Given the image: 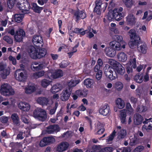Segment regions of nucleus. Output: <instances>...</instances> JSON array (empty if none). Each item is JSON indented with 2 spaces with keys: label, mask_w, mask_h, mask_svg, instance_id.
<instances>
[{
  "label": "nucleus",
  "mask_w": 152,
  "mask_h": 152,
  "mask_svg": "<svg viewBox=\"0 0 152 152\" xmlns=\"http://www.w3.org/2000/svg\"><path fill=\"white\" fill-rule=\"evenodd\" d=\"M104 73L107 78L113 80L118 77L117 74L123 75L125 72L124 68L120 64L115 68L108 65H106L104 67Z\"/></svg>",
  "instance_id": "nucleus-1"
},
{
  "label": "nucleus",
  "mask_w": 152,
  "mask_h": 152,
  "mask_svg": "<svg viewBox=\"0 0 152 152\" xmlns=\"http://www.w3.org/2000/svg\"><path fill=\"white\" fill-rule=\"evenodd\" d=\"M123 10V8L120 7L115 8L113 12L109 11L107 15V19L110 21H112L114 19L118 21L120 20L124 17L122 13Z\"/></svg>",
  "instance_id": "nucleus-2"
},
{
  "label": "nucleus",
  "mask_w": 152,
  "mask_h": 152,
  "mask_svg": "<svg viewBox=\"0 0 152 152\" xmlns=\"http://www.w3.org/2000/svg\"><path fill=\"white\" fill-rule=\"evenodd\" d=\"M29 50V55L30 57L34 59L43 58L47 53V50L46 49H36L33 46L30 47Z\"/></svg>",
  "instance_id": "nucleus-3"
},
{
  "label": "nucleus",
  "mask_w": 152,
  "mask_h": 152,
  "mask_svg": "<svg viewBox=\"0 0 152 152\" xmlns=\"http://www.w3.org/2000/svg\"><path fill=\"white\" fill-rule=\"evenodd\" d=\"M0 92L1 95L4 96L12 95L15 93L12 86L7 83H4L1 85Z\"/></svg>",
  "instance_id": "nucleus-4"
},
{
  "label": "nucleus",
  "mask_w": 152,
  "mask_h": 152,
  "mask_svg": "<svg viewBox=\"0 0 152 152\" xmlns=\"http://www.w3.org/2000/svg\"><path fill=\"white\" fill-rule=\"evenodd\" d=\"M33 115L35 118L42 121H45L47 118L46 111L41 108H36L34 111Z\"/></svg>",
  "instance_id": "nucleus-5"
},
{
  "label": "nucleus",
  "mask_w": 152,
  "mask_h": 152,
  "mask_svg": "<svg viewBox=\"0 0 152 152\" xmlns=\"http://www.w3.org/2000/svg\"><path fill=\"white\" fill-rule=\"evenodd\" d=\"M95 6L93 10L94 12L96 13L98 15H100L101 12L102 5L103 6L102 9L103 11L104 12L108 4L107 2L102 3L101 0H96L95 1Z\"/></svg>",
  "instance_id": "nucleus-6"
},
{
  "label": "nucleus",
  "mask_w": 152,
  "mask_h": 152,
  "mask_svg": "<svg viewBox=\"0 0 152 152\" xmlns=\"http://www.w3.org/2000/svg\"><path fill=\"white\" fill-rule=\"evenodd\" d=\"M88 93V91L86 89H78L76 90L75 93H72L71 96L74 100H76L78 97H84L86 96Z\"/></svg>",
  "instance_id": "nucleus-7"
},
{
  "label": "nucleus",
  "mask_w": 152,
  "mask_h": 152,
  "mask_svg": "<svg viewBox=\"0 0 152 152\" xmlns=\"http://www.w3.org/2000/svg\"><path fill=\"white\" fill-rule=\"evenodd\" d=\"M32 41L34 45L37 48H41L43 45L42 37L40 35H34Z\"/></svg>",
  "instance_id": "nucleus-8"
},
{
  "label": "nucleus",
  "mask_w": 152,
  "mask_h": 152,
  "mask_svg": "<svg viewBox=\"0 0 152 152\" xmlns=\"http://www.w3.org/2000/svg\"><path fill=\"white\" fill-rule=\"evenodd\" d=\"M6 65L3 63H0V75L3 79H5L7 76L10 73V70L6 68Z\"/></svg>",
  "instance_id": "nucleus-9"
},
{
  "label": "nucleus",
  "mask_w": 152,
  "mask_h": 152,
  "mask_svg": "<svg viewBox=\"0 0 152 152\" xmlns=\"http://www.w3.org/2000/svg\"><path fill=\"white\" fill-rule=\"evenodd\" d=\"M73 14L74 17H75V20L76 22H78L80 19H84L86 17V13L83 11L79 9L75 11Z\"/></svg>",
  "instance_id": "nucleus-10"
},
{
  "label": "nucleus",
  "mask_w": 152,
  "mask_h": 152,
  "mask_svg": "<svg viewBox=\"0 0 152 152\" xmlns=\"http://www.w3.org/2000/svg\"><path fill=\"white\" fill-rule=\"evenodd\" d=\"M55 141V139L52 137H44L40 141L39 145L43 147L50 143H53Z\"/></svg>",
  "instance_id": "nucleus-11"
},
{
  "label": "nucleus",
  "mask_w": 152,
  "mask_h": 152,
  "mask_svg": "<svg viewBox=\"0 0 152 152\" xmlns=\"http://www.w3.org/2000/svg\"><path fill=\"white\" fill-rule=\"evenodd\" d=\"M109 45L111 48L115 49L116 50H119L122 48L124 49L125 48V44L121 45L117 41H112L110 43Z\"/></svg>",
  "instance_id": "nucleus-12"
},
{
  "label": "nucleus",
  "mask_w": 152,
  "mask_h": 152,
  "mask_svg": "<svg viewBox=\"0 0 152 152\" xmlns=\"http://www.w3.org/2000/svg\"><path fill=\"white\" fill-rule=\"evenodd\" d=\"M71 89H68L66 88L60 94L61 99L63 101H66L68 99L71 93Z\"/></svg>",
  "instance_id": "nucleus-13"
},
{
  "label": "nucleus",
  "mask_w": 152,
  "mask_h": 152,
  "mask_svg": "<svg viewBox=\"0 0 152 152\" xmlns=\"http://www.w3.org/2000/svg\"><path fill=\"white\" fill-rule=\"evenodd\" d=\"M69 146V143L66 142H62L57 146L56 151L58 152H63L66 151Z\"/></svg>",
  "instance_id": "nucleus-14"
},
{
  "label": "nucleus",
  "mask_w": 152,
  "mask_h": 152,
  "mask_svg": "<svg viewBox=\"0 0 152 152\" xmlns=\"http://www.w3.org/2000/svg\"><path fill=\"white\" fill-rule=\"evenodd\" d=\"M151 119V118L149 119L146 118L145 120L143 122V123L144 124L142 127L143 130L148 131L152 130V121H150Z\"/></svg>",
  "instance_id": "nucleus-15"
},
{
  "label": "nucleus",
  "mask_w": 152,
  "mask_h": 152,
  "mask_svg": "<svg viewBox=\"0 0 152 152\" xmlns=\"http://www.w3.org/2000/svg\"><path fill=\"white\" fill-rule=\"evenodd\" d=\"M134 122L136 125H139L143 123V117L138 113H135L134 116Z\"/></svg>",
  "instance_id": "nucleus-16"
},
{
  "label": "nucleus",
  "mask_w": 152,
  "mask_h": 152,
  "mask_svg": "<svg viewBox=\"0 0 152 152\" xmlns=\"http://www.w3.org/2000/svg\"><path fill=\"white\" fill-rule=\"evenodd\" d=\"M110 107L109 105H104L99 109V112L104 116H106L110 112Z\"/></svg>",
  "instance_id": "nucleus-17"
},
{
  "label": "nucleus",
  "mask_w": 152,
  "mask_h": 152,
  "mask_svg": "<svg viewBox=\"0 0 152 152\" xmlns=\"http://www.w3.org/2000/svg\"><path fill=\"white\" fill-rule=\"evenodd\" d=\"M136 19L133 15H129L126 17V22L128 25L133 26L136 23Z\"/></svg>",
  "instance_id": "nucleus-18"
},
{
  "label": "nucleus",
  "mask_w": 152,
  "mask_h": 152,
  "mask_svg": "<svg viewBox=\"0 0 152 152\" xmlns=\"http://www.w3.org/2000/svg\"><path fill=\"white\" fill-rule=\"evenodd\" d=\"M129 34L130 36V39H137L140 40V37L137 35L136 31L134 29H131L129 32Z\"/></svg>",
  "instance_id": "nucleus-19"
},
{
  "label": "nucleus",
  "mask_w": 152,
  "mask_h": 152,
  "mask_svg": "<svg viewBox=\"0 0 152 152\" xmlns=\"http://www.w3.org/2000/svg\"><path fill=\"white\" fill-rule=\"evenodd\" d=\"M140 40L137 39L131 40L129 42V45L130 47L131 48H134L136 47L139 46L140 44Z\"/></svg>",
  "instance_id": "nucleus-20"
},
{
  "label": "nucleus",
  "mask_w": 152,
  "mask_h": 152,
  "mask_svg": "<svg viewBox=\"0 0 152 152\" xmlns=\"http://www.w3.org/2000/svg\"><path fill=\"white\" fill-rule=\"evenodd\" d=\"M49 101L48 98L44 97H39L37 100V103L39 104H48Z\"/></svg>",
  "instance_id": "nucleus-21"
},
{
  "label": "nucleus",
  "mask_w": 152,
  "mask_h": 152,
  "mask_svg": "<svg viewBox=\"0 0 152 152\" xmlns=\"http://www.w3.org/2000/svg\"><path fill=\"white\" fill-rule=\"evenodd\" d=\"M83 83L87 88H91L94 86V81L92 79L87 78L84 80Z\"/></svg>",
  "instance_id": "nucleus-22"
},
{
  "label": "nucleus",
  "mask_w": 152,
  "mask_h": 152,
  "mask_svg": "<svg viewBox=\"0 0 152 152\" xmlns=\"http://www.w3.org/2000/svg\"><path fill=\"white\" fill-rule=\"evenodd\" d=\"M147 49V46L145 43L141 44L139 46H138L137 47L138 51L143 54L146 53Z\"/></svg>",
  "instance_id": "nucleus-23"
},
{
  "label": "nucleus",
  "mask_w": 152,
  "mask_h": 152,
  "mask_svg": "<svg viewBox=\"0 0 152 152\" xmlns=\"http://www.w3.org/2000/svg\"><path fill=\"white\" fill-rule=\"evenodd\" d=\"M31 9L36 13L40 14L41 11L43 9V7L38 6L35 3H31Z\"/></svg>",
  "instance_id": "nucleus-24"
},
{
  "label": "nucleus",
  "mask_w": 152,
  "mask_h": 152,
  "mask_svg": "<svg viewBox=\"0 0 152 152\" xmlns=\"http://www.w3.org/2000/svg\"><path fill=\"white\" fill-rule=\"evenodd\" d=\"M18 76L17 77V75L15 74V76L17 80H18L20 82H23L27 78V76H26L25 73L24 72H21L18 74Z\"/></svg>",
  "instance_id": "nucleus-25"
},
{
  "label": "nucleus",
  "mask_w": 152,
  "mask_h": 152,
  "mask_svg": "<svg viewBox=\"0 0 152 152\" xmlns=\"http://www.w3.org/2000/svg\"><path fill=\"white\" fill-rule=\"evenodd\" d=\"M61 90V86L59 83H56L52 87L51 92L53 94H56Z\"/></svg>",
  "instance_id": "nucleus-26"
},
{
  "label": "nucleus",
  "mask_w": 152,
  "mask_h": 152,
  "mask_svg": "<svg viewBox=\"0 0 152 152\" xmlns=\"http://www.w3.org/2000/svg\"><path fill=\"white\" fill-rule=\"evenodd\" d=\"M117 58L119 61L124 62L127 59V55L124 52H121L118 54Z\"/></svg>",
  "instance_id": "nucleus-27"
},
{
  "label": "nucleus",
  "mask_w": 152,
  "mask_h": 152,
  "mask_svg": "<svg viewBox=\"0 0 152 152\" xmlns=\"http://www.w3.org/2000/svg\"><path fill=\"white\" fill-rule=\"evenodd\" d=\"M126 134V131L125 129H122L118 132L117 138L118 140H121L124 139Z\"/></svg>",
  "instance_id": "nucleus-28"
},
{
  "label": "nucleus",
  "mask_w": 152,
  "mask_h": 152,
  "mask_svg": "<svg viewBox=\"0 0 152 152\" xmlns=\"http://www.w3.org/2000/svg\"><path fill=\"white\" fill-rule=\"evenodd\" d=\"M79 82L78 80H71L68 83V86L66 88L68 89H71V91H72V87H74Z\"/></svg>",
  "instance_id": "nucleus-29"
},
{
  "label": "nucleus",
  "mask_w": 152,
  "mask_h": 152,
  "mask_svg": "<svg viewBox=\"0 0 152 152\" xmlns=\"http://www.w3.org/2000/svg\"><path fill=\"white\" fill-rule=\"evenodd\" d=\"M126 112L124 110H122L121 111L120 114V119L121 123L126 124Z\"/></svg>",
  "instance_id": "nucleus-30"
},
{
  "label": "nucleus",
  "mask_w": 152,
  "mask_h": 152,
  "mask_svg": "<svg viewBox=\"0 0 152 152\" xmlns=\"http://www.w3.org/2000/svg\"><path fill=\"white\" fill-rule=\"evenodd\" d=\"M44 77L47 78L51 80L54 79L53 71L52 70H49L46 71L45 73Z\"/></svg>",
  "instance_id": "nucleus-31"
},
{
  "label": "nucleus",
  "mask_w": 152,
  "mask_h": 152,
  "mask_svg": "<svg viewBox=\"0 0 152 152\" xmlns=\"http://www.w3.org/2000/svg\"><path fill=\"white\" fill-rule=\"evenodd\" d=\"M11 119L15 124L18 125L19 124V117L16 113H13L11 116Z\"/></svg>",
  "instance_id": "nucleus-32"
},
{
  "label": "nucleus",
  "mask_w": 152,
  "mask_h": 152,
  "mask_svg": "<svg viewBox=\"0 0 152 152\" xmlns=\"http://www.w3.org/2000/svg\"><path fill=\"white\" fill-rule=\"evenodd\" d=\"M58 128V126L57 125H50L47 127L48 133L50 134H53Z\"/></svg>",
  "instance_id": "nucleus-33"
},
{
  "label": "nucleus",
  "mask_w": 152,
  "mask_h": 152,
  "mask_svg": "<svg viewBox=\"0 0 152 152\" xmlns=\"http://www.w3.org/2000/svg\"><path fill=\"white\" fill-rule=\"evenodd\" d=\"M63 71L60 69H58L56 70L54 72V78L57 79L60 78L63 75Z\"/></svg>",
  "instance_id": "nucleus-34"
},
{
  "label": "nucleus",
  "mask_w": 152,
  "mask_h": 152,
  "mask_svg": "<svg viewBox=\"0 0 152 152\" xmlns=\"http://www.w3.org/2000/svg\"><path fill=\"white\" fill-rule=\"evenodd\" d=\"M24 0H22L18 2L16 6L17 7L21 10L22 12H23L24 11Z\"/></svg>",
  "instance_id": "nucleus-35"
},
{
  "label": "nucleus",
  "mask_w": 152,
  "mask_h": 152,
  "mask_svg": "<svg viewBox=\"0 0 152 152\" xmlns=\"http://www.w3.org/2000/svg\"><path fill=\"white\" fill-rule=\"evenodd\" d=\"M23 16V15L19 14H15L14 15V20L17 23L21 22L22 20Z\"/></svg>",
  "instance_id": "nucleus-36"
},
{
  "label": "nucleus",
  "mask_w": 152,
  "mask_h": 152,
  "mask_svg": "<svg viewBox=\"0 0 152 152\" xmlns=\"http://www.w3.org/2000/svg\"><path fill=\"white\" fill-rule=\"evenodd\" d=\"M98 70H95L94 68V70L95 72H96V79L99 80H101L102 78V72L101 69H98Z\"/></svg>",
  "instance_id": "nucleus-37"
},
{
  "label": "nucleus",
  "mask_w": 152,
  "mask_h": 152,
  "mask_svg": "<svg viewBox=\"0 0 152 152\" xmlns=\"http://www.w3.org/2000/svg\"><path fill=\"white\" fill-rule=\"evenodd\" d=\"M45 72L44 71L35 72L32 75V77L36 79L44 75Z\"/></svg>",
  "instance_id": "nucleus-38"
},
{
  "label": "nucleus",
  "mask_w": 152,
  "mask_h": 152,
  "mask_svg": "<svg viewBox=\"0 0 152 152\" xmlns=\"http://www.w3.org/2000/svg\"><path fill=\"white\" fill-rule=\"evenodd\" d=\"M126 7L127 8H131L133 4L132 0H123Z\"/></svg>",
  "instance_id": "nucleus-39"
},
{
  "label": "nucleus",
  "mask_w": 152,
  "mask_h": 152,
  "mask_svg": "<svg viewBox=\"0 0 152 152\" xmlns=\"http://www.w3.org/2000/svg\"><path fill=\"white\" fill-rule=\"evenodd\" d=\"M35 90V87L33 86H31L26 88L25 92L27 94H31Z\"/></svg>",
  "instance_id": "nucleus-40"
},
{
  "label": "nucleus",
  "mask_w": 152,
  "mask_h": 152,
  "mask_svg": "<svg viewBox=\"0 0 152 152\" xmlns=\"http://www.w3.org/2000/svg\"><path fill=\"white\" fill-rule=\"evenodd\" d=\"M116 50L113 48H110L107 53V56L110 57H114L116 53Z\"/></svg>",
  "instance_id": "nucleus-41"
},
{
  "label": "nucleus",
  "mask_w": 152,
  "mask_h": 152,
  "mask_svg": "<svg viewBox=\"0 0 152 152\" xmlns=\"http://www.w3.org/2000/svg\"><path fill=\"white\" fill-rule=\"evenodd\" d=\"M143 76L139 74L136 75L134 77V79L136 82L139 83H141L142 82L143 80Z\"/></svg>",
  "instance_id": "nucleus-42"
},
{
  "label": "nucleus",
  "mask_w": 152,
  "mask_h": 152,
  "mask_svg": "<svg viewBox=\"0 0 152 152\" xmlns=\"http://www.w3.org/2000/svg\"><path fill=\"white\" fill-rule=\"evenodd\" d=\"M58 105H55L54 107L53 108H51L50 105L48 106L47 108V110H48L49 112L50 115H53L54 114L56 111V110L58 107Z\"/></svg>",
  "instance_id": "nucleus-43"
},
{
  "label": "nucleus",
  "mask_w": 152,
  "mask_h": 152,
  "mask_svg": "<svg viewBox=\"0 0 152 152\" xmlns=\"http://www.w3.org/2000/svg\"><path fill=\"white\" fill-rule=\"evenodd\" d=\"M103 64L102 60L100 58H99L97 60V64L94 68L95 70L97 71L98 69H101L100 67Z\"/></svg>",
  "instance_id": "nucleus-44"
},
{
  "label": "nucleus",
  "mask_w": 152,
  "mask_h": 152,
  "mask_svg": "<svg viewBox=\"0 0 152 152\" xmlns=\"http://www.w3.org/2000/svg\"><path fill=\"white\" fill-rule=\"evenodd\" d=\"M116 133V132L115 130H114L113 131L108 137L107 139L106 140V142L107 143H109V142L110 141H112L115 136Z\"/></svg>",
  "instance_id": "nucleus-45"
},
{
  "label": "nucleus",
  "mask_w": 152,
  "mask_h": 152,
  "mask_svg": "<svg viewBox=\"0 0 152 152\" xmlns=\"http://www.w3.org/2000/svg\"><path fill=\"white\" fill-rule=\"evenodd\" d=\"M114 38L115 39V41H117V42L121 43V45L125 44V42L123 41V38L121 35H115L114 36Z\"/></svg>",
  "instance_id": "nucleus-46"
},
{
  "label": "nucleus",
  "mask_w": 152,
  "mask_h": 152,
  "mask_svg": "<svg viewBox=\"0 0 152 152\" xmlns=\"http://www.w3.org/2000/svg\"><path fill=\"white\" fill-rule=\"evenodd\" d=\"M109 63L113 67V68H115V67L118 66V64H119L118 62L116 61L115 60L113 59H109L108 61Z\"/></svg>",
  "instance_id": "nucleus-47"
},
{
  "label": "nucleus",
  "mask_w": 152,
  "mask_h": 152,
  "mask_svg": "<svg viewBox=\"0 0 152 152\" xmlns=\"http://www.w3.org/2000/svg\"><path fill=\"white\" fill-rule=\"evenodd\" d=\"M24 11L26 12L28 11L30 9H31V5H30L27 0H24Z\"/></svg>",
  "instance_id": "nucleus-48"
},
{
  "label": "nucleus",
  "mask_w": 152,
  "mask_h": 152,
  "mask_svg": "<svg viewBox=\"0 0 152 152\" xmlns=\"http://www.w3.org/2000/svg\"><path fill=\"white\" fill-rule=\"evenodd\" d=\"M137 144V138L134 136L133 137L130 139L129 145L131 146H133Z\"/></svg>",
  "instance_id": "nucleus-49"
},
{
  "label": "nucleus",
  "mask_w": 152,
  "mask_h": 152,
  "mask_svg": "<svg viewBox=\"0 0 152 152\" xmlns=\"http://www.w3.org/2000/svg\"><path fill=\"white\" fill-rule=\"evenodd\" d=\"M18 107L21 110L25 111H28L30 108V105H25L26 106L24 105H18Z\"/></svg>",
  "instance_id": "nucleus-50"
},
{
  "label": "nucleus",
  "mask_w": 152,
  "mask_h": 152,
  "mask_svg": "<svg viewBox=\"0 0 152 152\" xmlns=\"http://www.w3.org/2000/svg\"><path fill=\"white\" fill-rule=\"evenodd\" d=\"M50 83L49 80L44 79L42 80L41 86L44 88H46L50 84Z\"/></svg>",
  "instance_id": "nucleus-51"
},
{
  "label": "nucleus",
  "mask_w": 152,
  "mask_h": 152,
  "mask_svg": "<svg viewBox=\"0 0 152 152\" xmlns=\"http://www.w3.org/2000/svg\"><path fill=\"white\" fill-rule=\"evenodd\" d=\"M15 35H19L24 37L25 36V33L24 31L22 29H19L16 31Z\"/></svg>",
  "instance_id": "nucleus-52"
},
{
  "label": "nucleus",
  "mask_w": 152,
  "mask_h": 152,
  "mask_svg": "<svg viewBox=\"0 0 152 152\" xmlns=\"http://www.w3.org/2000/svg\"><path fill=\"white\" fill-rule=\"evenodd\" d=\"M146 109L145 106L143 105H138L137 111L140 113L145 112L146 111Z\"/></svg>",
  "instance_id": "nucleus-53"
},
{
  "label": "nucleus",
  "mask_w": 152,
  "mask_h": 152,
  "mask_svg": "<svg viewBox=\"0 0 152 152\" xmlns=\"http://www.w3.org/2000/svg\"><path fill=\"white\" fill-rule=\"evenodd\" d=\"M31 68L33 71H36L40 70L42 68V67L40 65H38L37 66H35L34 64H31Z\"/></svg>",
  "instance_id": "nucleus-54"
},
{
  "label": "nucleus",
  "mask_w": 152,
  "mask_h": 152,
  "mask_svg": "<svg viewBox=\"0 0 152 152\" xmlns=\"http://www.w3.org/2000/svg\"><path fill=\"white\" fill-rule=\"evenodd\" d=\"M3 39L5 41L9 44H12L13 43L12 39L8 36H4L3 37Z\"/></svg>",
  "instance_id": "nucleus-55"
},
{
  "label": "nucleus",
  "mask_w": 152,
  "mask_h": 152,
  "mask_svg": "<svg viewBox=\"0 0 152 152\" xmlns=\"http://www.w3.org/2000/svg\"><path fill=\"white\" fill-rule=\"evenodd\" d=\"M69 65V63L65 60L63 61L60 64V67L62 68H64L67 67Z\"/></svg>",
  "instance_id": "nucleus-56"
},
{
  "label": "nucleus",
  "mask_w": 152,
  "mask_h": 152,
  "mask_svg": "<svg viewBox=\"0 0 152 152\" xmlns=\"http://www.w3.org/2000/svg\"><path fill=\"white\" fill-rule=\"evenodd\" d=\"M113 149V148L112 147H107L102 149L101 152H112Z\"/></svg>",
  "instance_id": "nucleus-57"
},
{
  "label": "nucleus",
  "mask_w": 152,
  "mask_h": 152,
  "mask_svg": "<svg viewBox=\"0 0 152 152\" xmlns=\"http://www.w3.org/2000/svg\"><path fill=\"white\" fill-rule=\"evenodd\" d=\"M14 38L16 42H20L23 41V37L19 35H15Z\"/></svg>",
  "instance_id": "nucleus-58"
},
{
  "label": "nucleus",
  "mask_w": 152,
  "mask_h": 152,
  "mask_svg": "<svg viewBox=\"0 0 152 152\" xmlns=\"http://www.w3.org/2000/svg\"><path fill=\"white\" fill-rule=\"evenodd\" d=\"M116 104H125L124 101L120 98H117L115 100Z\"/></svg>",
  "instance_id": "nucleus-59"
},
{
  "label": "nucleus",
  "mask_w": 152,
  "mask_h": 152,
  "mask_svg": "<svg viewBox=\"0 0 152 152\" xmlns=\"http://www.w3.org/2000/svg\"><path fill=\"white\" fill-rule=\"evenodd\" d=\"M92 152H100V148L97 145H94L92 147Z\"/></svg>",
  "instance_id": "nucleus-60"
},
{
  "label": "nucleus",
  "mask_w": 152,
  "mask_h": 152,
  "mask_svg": "<svg viewBox=\"0 0 152 152\" xmlns=\"http://www.w3.org/2000/svg\"><path fill=\"white\" fill-rule=\"evenodd\" d=\"M14 3L13 0H8L7 2V6L9 8H12L14 6Z\"/></svg>",
  "instance_id": "nucleus-61"
},
{
  "label": "nucleus",
  "mask_w": 152,
  "mask_h": 152,
  "mask_svg": "<svg viewBox=\"0 0 152 152\" xmlns=\"http://www.w3.org/2000/svg\"><path fill=\"white\" fill-rule=\"evenodd\" d=\"M9 59L10 61H12V64L15 65L16 64V60L15 58L12 56H10L9 57Z\"/></svg>",
  "instance_id": "nucleus-62"
},
{
  "label": "nucleus",
  "mask_w": 152,
  "mask_h": 152,
  "mask_svg": "<svg viewBox=\"0 0 152 152\" xmlns=\"http://www.w3.org/2000/svg\"><path fill=\"white\" fill-rule=\"evenodd\" d=\"M0 121L3 123H6L8 121V118L7 117L3 116L0 118Z\"/></svg>",
  "instance_id": "nucleus-63"
},
{
  "label": "nucleus",
  "mask_w": 152,
  "mask_h": 152,
  "mask_svg": "<svg viewBox=\"0 0 152 152\" xmlns=\"http://www.w3.org/2000/svg\"><path fill=\"white\" fill-rule=\"evenodd\" d=\"M143 148V146H139L134 150L133 152H141Z\"/></svg>",
  "instance_id": "nucleus-64"
}]
</instances>
